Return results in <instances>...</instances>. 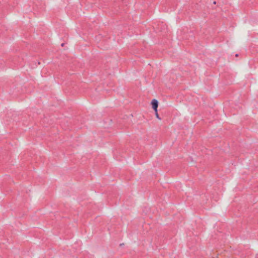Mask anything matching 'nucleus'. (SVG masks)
I'll return each mask as SVG.
<instances>
[{
	"label": "nucleus",
	"mask_w": 258,
	"mask_h": 258,
	"mask_svg": "<svg viewBox=\"0 0 258 258\" xmlns=\"http://www.w3.org/2000/svg\"><path fill=\"white\" fill-rule=\"evenodd\" d=\"M151 104L152 105V108L155 110V112L157 111V108L158 106V102L157 100L153 99L151 102Z\"/></svg>",
	"instance_id": "f257e3e1"
},
{
	"label": "nucleus",
	"mask_w": 258,
	"mask_h": 258,
	"mask_svg": "<svg viewBox=\"0 0 258 258\" xmlns=\"http://www.w3.org/2000/svg\"><path fill=\"white\" fill-rule=\"evenodd\" d=\"M155 114H156V116L157 117V118H158L159 119L161 120V118L159 117V115L158 113V112H155Z\"/></svg>",
	"instance_id": "f03ea898"
},
{
	"label": "nucleus",
	"mask_w": 258,
	"mask_h": 258,
	"mask_svg": "<svg viewBox=\"0 0 258 258\" xmlns=\"http://www.w3.org/2000/svg\"><path fill=\"white\" fill-rule=\"evenodd\" d=\"M238 55L237 54H236L235 55V56H238Z\"/></svg>",
	"instance_id": "20e7f679"
},
{
	"label": "nucleus",
	"mask_w": 258,
	"mask_h": 258,
	"mask_svg": "<svg viewBox=\"0 0 258 258\" xmlns=\"http://www.w3.org/2000/svg\"><path fill=\"white\" fill-rule=\"evenodd\" d=\"M63 45H64V44H63V43L61 44V46H63Z\"/></svg>",
	"instance_id": "7ed1b4c3"
}]
</instances>
